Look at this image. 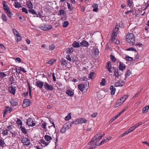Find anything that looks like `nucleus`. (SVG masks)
Segmentation results:
<instances>
[{"label":"nucleus","instance_id":"obj_35","mask_svg":"<svg viewBox=\"0 0 149 149\" xmlns=\"http://www.w3.org/2000/svg\"><path fill=\"white\" fill-rule=\"evenodd\" d=\"M95 73L94 72H90L89 75V78L92 79Z\"/></svg>","mask_w":149,"mask_h":149},{"label":"nucleus","instance_id":"obj_60","mask_svg":"<svg viewBox=\"0 0 149 149\" xmlns=\"http://www.w3.org/2000/svg\"><path fill=\"white\" fill-rule=\"evenodd\" d=\"M40 141V142L44 144L45 145V146H47L48 144V143H47V142L43 140H41Z\"/></svg>","mask_w":149,"mask_h":149},{"label":"nucleus","instance_id":"obj_10","mask_svg":"<svg viewBox=\"0 0 149 149\" xmlns=\"http://www.w3.org/2000/svg\"><path fill=\"white\" fill-rule=\"evenodd\" d=\"M118 27H117L116 26L115 29L113 31V33L112 35V39H115L116 36L118 34Z\"/></svg>","mask_w":149,"mask_h":149},{"label":"nucleus","instance_id":"obj_55","mask_svg":"<svg viewBox=\"0 0 149 149\" xmlns=\"http://www.w3.org/2000/svg\"><path fill=\"white\" fill-rule=\"evenodd\" d=\"M55 46L54 45H50L49 47V49L51 50H53L55 48Z\"/></svg>","mask_w":149,"mask_h":149},{"label":"nucleus","instance_id":"obj_27","mask_svg":"<svg viewBox=\"0 0 149 149\" xmlns=\"http://www.w3.org/2000/svg\"><path fill=\"white\" fill-rule=\"evenodd\" d=\"M6 109L4 110L3 116H4L6 114L7 111H9L10 112L11 111V110L10 108H9V107L6 106Z\"/></svg>","mask_w":149,"mask_h":149},{"label":"nucleus","instance_id":"obj_31","mask_svg":"<svg viewBox=\"0 0 149 149\" xmlns=\"http://www.w3.org/2000/svg\"><path fill=\"white\" fill-rule=\"evenodd\" d=\"M9 132L8 130L5 129L2 132V134L4 136L7 135Z\"/></svg>","mask_w":149,"mask_h":149},{"label":"nucleus","instance_id":"obj_11","mask_svg":"<svg viewBox=\"0 0 149 149\" xmlns=\"http://www.w3.org/2000/svg\"><path fill=\"white\" fill-rule=\"evenodd\" d=\"M80 45L82 47H87L89 46V43L86 40H83L80 42Z\"/></svg>","mask_w":149,"mask_h":149},{"label":"nucleus","instance_id":"obj_44","mask_svg":"<svg viewBox=\"0 0 149 149\" xmlns=\"http://www.w3.org/2000/svg\"><path fill=\"white\" fill-rule=\"evenodd\" d=\"M69 24V23L68 21H65L63 24V26L64 27H66Z\"/></svg>","mask_w":149,"mask_h":149},{"label":"nucleus","instance_id":"obj_34","mask_svg":"<svg viewBox=\"0 0 149 149\" xmlns=\"http://www.w3.org/2000/svg\"><path fill=\"white\" fill-rule=\"evenodd\" d=\"M28 11L29 12L31 13L33 15H38L36 12L33 9H32V8L29 9Z\"/></svg>","mask_w":149,"mask_h":149},{"label":"nucleus","instance_id":"obj_63","mask_svg":"<svg viewBox=\"0 0 149 149\" xmlns=\"http://www.w3.org/2000/svg\"><path fill=\"white\" fill-rule=\"evenodd\" d=\"M21 58L19 57H17L15 59V61L16 62L18 61L19 63L21 62Z\"/></svg>","mask_w":149,"mask_h":149},{"label":"nucleus","instance_id":"obj_28","mask_svg":"<svg viewBox=\"0 0 149 149\" xmlns=\"http://www.w3.org/2000/svg\"><path fill=\"white\" fill-rule=\"evenodd\" d=\"M149 108L148 106H146L143 109L142 112L143 113H145L147 112Z\"/></svg>","mask_w":149,"mask_h":149},{"label":"nucleus","instance_id":"obj_47","mask_svg":"<svg viewBox=\"0 0 149 149\" xmlns=\"http://www.w3.org/2000/svg\"><path fill=\"white\" fill-rule=\"evenodd\" d=\"M135 129V127L134 125L133 126L130 128L128 130L130 133L133 131Z\"/></svg>","mask_w":149,"mask_h":149},{"label":"nucleus","instance_id":"obj_9","mask_svg":"<svg viewBox=\"0 0 149 149\" xmlns=\"http://www.w3.org/2000/svg\"><path fill=\"white\" fill-rule=\"evenodd\" d=\"M30 102L29 100L25 99L24 100L22 106L24 107H26L30 105Z\"/></svg>","mask_w":149,"mask_h":149},{"label":"nucleus","instance_id":"obj_36","mask_svg":"<svg viewBox=\"0 0 149 149\" xmlns=\"http://www.w3.org/2000/svg\"><path fill=\"white\" fill-rule=\"evenodd\" d=\"M2 19L5 22H6L7 20V17L4 14H3L2 16Z\"/></svg>","mask_w":149,"mask_h":149},{"label":"nucleus","instance_id":"obj_18","mask_svg":"<svg viewBox=\"0 0 149 149\" xmlns=\"http://www.w3.org/2000/svg\"><path fill=\"white\" fill-rule=\"evenodd\" d=\"M26 5L27 7L30 9L33 8V4L31 1H29L26 2Z\"/></svg>","mask_w":149,"mask_h":149},{"label":"nucleus","instance_id":"obj_50","mask_svg":"<svg viewBox=\"0 0 149 149\" xmlns=\"http://www.w3.org/2000/svg\"><path fill=\"white\" fill-rule=\"evenodd\" d=\"M47 125V123L45 122L42 123L41 126L42 128L45 129H46V126Z\"/></svg>","mask_w":149,"mask_h":149},{"label":"nucleus","instance_id":"obj_42","mask_svg":"<svg viewBox=\"0 0 149 149\" xmlns=\"http://www.w3.org/2000/svg\"><path fill=\"white\" fill-rule=\"evenodd\" d=\"M16 123L18 125H19L20 126H20H22V122L21 120L20 119H17V121L16 122Z\"/></svg>","mask_w":149,"mask_h":149},{"label":"nucleus","instance_id":"obj_16","mask_svg":"<svg viewBox=\"0 0 149 149\" xmlns=\"http://www.w3.org/2000/svg\"><path fill=\"white\" fill-rule=\"evenodd\" d=\"M119 69L120 70H123L125 69V65L123 63L120 62L119 66Z\"/></svg>","mask_w":149,"mask_h":149},{"label":"nucleus","instance_id":"obj_51","mask_svg":"<svg viewBox=\"0 0 149 149\" xmlns=\"http://www.w3.org/2000/svg\"><path fill=\"white\" fill-rule=\"evenodd\" d=\"M127 51H134L135 52H136V50L133 47L129 48L127 49L126 50Z\"/></svg>","mask_w":149,"mask_h":149},{"label":"nucleus","instance_id":"obj_56","mask_svg":"<svg viewBox=\"0 0 149 149\" xmlns=\"http://www.w3.org/2000/svg\"><path fill=\"white\" fill-rule=\"evenodd\" d=\"M22 11L23 12L25 13L26 14H27L28 13V11L27 9L23 7L22 9Z\"/></svg>","mask_w":149,"mask_h":149},{"label":"nucleus","instance_id":"obj_37","mask_svg":"<svg viewBox=\"0 0 149 149\" xmlns=\"http://www.w3.org/2000/svg\"><path fill=\"white\" fill-rule=\"evenodd\" d=\"M105 83L106 79L104 78H103L100 83V85L103 86H104L105 85Z\"/></svg>","mask_w":149,"mask_h":149},{"label":"nucleus","instance_id":"obj_43","mask_svg":"<svg viewBox=\"0 0 149 149\" xmlns=\"http://www.w3.org/2000/svg\"><path fill=\"white\" fill-rule=\"evenodd\" d=\"M114 86L116 87L121 86V84L120 81H119L116 82L114 84Z\"/></svg>","mask_w":149,"mask_h":149},{"label":"nucleus","instance_id":"obj_46","mask_svg":"<svg viewBox=\"0 0 149 149\" xmlns=\"http://www.w3.org/2000/svg\"><path fill=\"white\" fill-rule=\"evenodd\" d=\"M110 58L111 60L113 62H115L116 59L114 56L112 55H110Z\"/></svg>","mask_w":149,"mask_h":149},{"label":"nucleus","instance_id":"obj_39","mask_svg":"<svg viewBox=\"0 0 149 149\" xmlns=\"http://www.w3.org/2000/svg\"><path fill=\"white\" fill-rule=\"evenodd\" d=\"M61 62L62 65H66L67 63L65 59L63 58L62 59L61 61Z\"/></svg>","mask_w":149,"mask_h":149},{"label":"nucleus","instance_id":"obj_54","mask_svg":"<svg viewBox=\"0 0 149 149\" xmlns=\"http://www.w3.org/2000/svg\"><path fill=\"white\" fill-rule=\"evenodd\" d=\"M96 145L97 144L96 143L90 146L88 149H93V148H95Z\"/></svg>","mask_w":149,"mask_h":149},{"label":"nucleus","instance_id":"obj_4","mask_svg":"<svg viewBox=\"0 0 149 149\" xmlns=\"http://www.w3.org/2000/svg\"><path fill=\"white\" fill-rule=\"evenodd\" d=\"M79 89L82 92H83L85 91H86L88 88L86 83L85 84H79L78 86Z\"/></svg>","mask_w":149,"mask_h":149},{"label":"nucleus","instance_id":"obj_3","mask_svg":"<svg viewBox=\"0 0 149 149\" xmlns=\"http://www.w3.org/2000/svg\"><path fill=\"white\" fill-rule=\"evenodd\" d=\"M39 28L41 30L44 31H48L51 29L52 28V26L51 25L44 24L40 25Z\"/></svg>","mask_w":149,"mask_h":149},{"label":"nucleus","instance_id":"obj_24","mask_svg":"<svg viewBox=\"0 0 149 149\" xmlns=\"http://www.w3.org/2000/svg\"><path fill=\"white\" fill-rule=\"evenodd\" d=\"M10 102L11 105L13 106H15L17 104V102L13 100H11Z\"/></svg>","mask_w":149,"mask_h":149},{"label":"nucleus","instance_id":"obj_5","mask_svg":"<svg viewBox=\"0 0 149 149\" xmlns=\"http://www.w3.org/2000/svg\"><path fill=\"white\" fill-rule=\"evenodd\" d=\"M44 88L47 91H52L54 90V88L52 85L49 84L45 82L44 84Z\"/></svg>","mask_w":149,"mask_h":149},{"label":"nucleus","instance_id":"obj_52","mask_svg":"<svg viewBox=\"0 0 149 149\" xmlns=\"http://www.w3.org/2000/svg\"><path fill=\"white\" fill-rule=\"evenodd\" d=\"M142 122H139V123L136 124L134 125V126L136 128L138 127L139 126L141 125L142 124Z\"/></svg>","mask_w":149,"mask_h":149},{"label":"nucleus","instance_id":"obj_23","mask_svg":"<svg viewBox=\"0 0 149 149\" xmlns=\"http://www.w3.org/2000/svg\"><path fill=\"white\" fill-rule=\"evenodd\" d=\"M66 52L68 54H71L73 52V48L72 47L67 48L66 50Z\"/></svg>","mask_w":149,"mask_h":149},{"label":"nucleus","instance_id":"obj_20","mask_svg":"<svg viewBox=\"0 0 149 149\" xmlns=\"http://www.w3.org/2000/svg\"><path fill=\"white\" fill-rule=\"evenodd\" d=\"M110 89L111 91V93L112 95H113L115 94L116 88L114 86H110Z\"/></svg>","mask_w":149,"mask_h":149},{"label":"nucleus","instance_id":"obj_38","mask_svg":"<svg viewBox=\"0 0 149 149\" xmlns=\"http://www.w3.org/2000/svg\"><path fill=\"white\" fill-rule=\"evenodd\" d=\"M20 48L22 50H26L27 49V47L26 45H22L20 47Z\"/></svg>","mask_w":149,"mask_h":149},{"label":"nucleus","instance_id":"obj_22","mask_svg":"<svg viewBox=\"0 0 149 149\" xmlns=\"http://www.w3.org/2000/svg\"><path fill=\"white\" fill-rule=\"evenodd\" d=\"M73 47L75 48H78L79 47L80 44L77 42L76 41H75L72 44Z\"/></svg>","mask_w":149,"mask_h":149},{"label":"nucleus","instance_id":"obj_25","mask_svg":"<svg viewBox=\"0 0 149 149\" xmlns=\"http://www.w3.org/2000/svg\"><path fill=\"white\" fill-rule=\"evenodd\" d=\"M16 36L15 39L16 41L17 42L20 41L22 40V38L21 36L20 35V34H18Z\"/></svg>","mask_w":149,"mask_h":149},{"label":"nucleus","instance_id":"obj_64","mask_svg":"<svg viewBox=\"0 0 149 149\" xmlns=\"http://www.w3.org/2000/svg\"><path fill=\"white\" fill-rule=\"evenodd\" d=\"M66 58L68 61H71V58L69 55H67L66 56Z\"/></svg>","mask_w":149,"mask_h":149},{"label":"nucleus","instance_id":"obj_21","mask_svg":"<svg viewBox=\"0 0 149 149\" xmlns=\"http://www.w3.org/2000/svg\"><path fill=\"white\" fill-rule=\"evenodd\" d=\"M92 7L93 9V11L95 12H97L98 11V6L97 4L96 3H94L92 6Z\"/></svg>","mask_w":149,"mask_h":149},{"label":"nucleus","instance_id":"obj_49","mask_svg":"<svg viewBox=\"0 0 149 149\" xmlns=\"http://www.w3.org/2000/svg\"><path fill=\"white\" fill-rule=\"evenodd\" d=\"M73 123L76 125L80 124V121L79 119L77 120H75L73 121Z\"/></svg>","mask_w":149,"mask_h":149},{"label":"nucleus","instance_id":"obj_13","mask_svg":"<svg viewBox=\"0 0 149 149\" xmlns=\"http://www.w3.org/2000/svg\"><path fill=\"white\" fill-rule=\"evenodd\" d=\"M113 69L114 70V75L116 77L118 78L120 75L118 72L119 70L118 68H114V67H113Z\"/></svg>","mask_w":149,"mask_h":149},{"label":"nucleus","instance_id":"obj_57","mask_svg":"<svg viewBox=\"0 0 149 149\" xmlns=\"http://www.w3.org/2000/svg\"><path fill=\"white\" fill-rule=\"evenodd\" d=\"M145 8L143 9V10H145L149 7V3L147 2L146 3H145Z\"/></svg>","mask_w":149,"mask_h":149},{"label":"nucleus","instance_id":"obj_62","mask_svg":"<svg viewBox=\"0 0 149 149\" xmlns=\"http://www.w3.org/2000/svg\"><path fill=\"white\" fill-rule=\"evenodd\" d=\"M13 31L14 34L15 36H16L17 35V34H19V33H18L17 31H16L15 29H13Z\"/></svg>","mask_w":149,"mask_h":149},{"label":"nucleus","instance_id":"obj_48","mask_svg":"<svg viewBox=\"0 0 149 149\" xmlns=\"http://www.w3.org/2000/svg\"><path fill=\"white\" fill-rule=\"evenodd\" d=\"M5 143L3 140L1 139H0V145L2 147H3Z\"/></svg>","mask_w":149,"mask_h":149},{"label":"nucleus","instance_id":"obj_8","mask_svg":"<svg viewBox=\"0 0 149 149\" xmlns=\"http://www.w3.org/2000/svg\"><path fill=\"white\" fill-rule=\"evenodd\" d=\"M27 124L29 126L33 127L36 125V123L33 122V119L31 118H29L27 120Z\"/></svg>","mask_w":149,"mask_h":149},{"label":"nucleus","instance_id":"obj_2","mask_svg":"<svg viewBox=\"0 0 149 149\" xmlns=\"http://www.w3.org/2000/svg\"><path fill=\"white\" fill-rule=\"evenodd\" d=\"M3 5L5 12L7 14L9 18H11L12 14L10 10L9 7L6 5V1H3Z\"/></svg>","mask_w":149,"mask_h":149},{"label":"nucleus","instance_id":"obj_12","mask_svg":"<svg viewBox=\"0 0 149 149\" xmlns=\"http://www.w3.org/2000/svg\"><path fill=\"white\" fill-rule=\"evenodd\" d=\"M107 68L108 71L110 73H112V71L111 70L112 67L111 63L110 61H108L107 64Z\"/></svg>","mask_w":149,"mask_h":149},{"label":"nucleus","instance_id":"obj_19","mask_svg":"<svg viewBox=\"0 0 149 149\" xmlns=\"http://www.w3.org/2000/svg\"><path fill=\"white\" fill-rule=\"evenodd\" d=\"M123 103V102L121 101V100L119 99L117 101L116 103L114 106V107L116 108L118 107L121 105Z\"/></svg>","mask_w":149,"mask_h":149},{"label":"nucleus","instance_id":"obj_59","mask_svg":"<svg viewBox=\"0 0 149 149\" xmlns=\"http://www.w3.org/2000/svg\"><path fill=\"white\" fill-rule=\"evenodd\" d=\"M126 59L127 60L130 61H131L133 60V58L132 57H130L129 56H127L126 57Z\"/></svg>","mask_w":149,"mask_h":149},{"label":"nucleus","instance_id":"obj_33","mask_svg":"<svg viewBox=\"0 0 149 149\" xmlns=\"http://www.w3.org/2000/svg\"><path fill=\"white\" fill-rule=\"evenodd\" d=\"M14 6L16 8H19L21 7V5L20 3L17 2H15L14 3Z\"/></svg>","mask_w":149,"mask_h":149},{"label":"nucleus","instance_id":"obj_26","mask_svg":"<svg viewBox=\"0 0 149 149\" xmlns=\"http://www.w3.org/2000/svg\"><path fill=\"white\" fill-rule=\"evenodd\" d=\"M128 97V95H126L123 96L122 98H120V99L123 103Z\"/></svg>","mask_w":149,"mask_h":149},{"label":"nucleus","instance_id":"obj_58","mask_svg":"<svg viewBox=\"0 0 149 149\" xmlns=\"http://www.w3.org/2000/svg\"><path fill=\"white\" fill-rule=\"evenodd\" d=\"M55 60L52 59L50 60H49L48 61V62L47 63H49L50 64H52L54 62H55Z\"/></svg>","mask_w":149,"mask_h":149},{"label":"nucleus","instance_id":"obj_53","mask_svg":"<svg viewBox=\"0 0 149 149\" xmlns=\"http://www.w3.org/2000/svg\"><path fill=\"white\" fill-rule=\"evenodd\" d=\"M0 75L1 78H3L6 76V74L4 73L0 72Z\"/></svg>","mask_w":149,"mask_h":149},{"label":"nucleus","instance_id":"obj_45","mask_svg":"<svg viewBox=\"0 0 149 149\" xmlns=\"http://www.w3.org/2000/svg\"><path fill=\"white\" fill-rule=\"evenodd\" d=\"M131 74V72L130 70H127V71L126 72L125 74V77H127L128 76H129Z\"/></svg>","mask_w":149,"mask_h":149},{"label":"nucleus","instance_id":"obj_40","mask_svg":"<svg viewBox=\"0 0 149 149\" xmlns=\"http://www.w3.org/2000/svg\"><path fill=\"white\" fill-rule=\"evenodd\" d=\"M71 118V115L70 113H69L67 116L65 118V120H68Z\"/></svg>","mask_w":149,"mask_h":149},{"label":"nucleus","instance_id":"obj_6","mask_svg":"<svg viewBox=\"0 0 149 149\" xmlns=\"http://www.w3.org/2000/svg\"><path fill=\"white\" fill-rule=\"evenodd\" d=\"M21 141L24 145L29 146L30 144V140L26 137L23 138Z\"/></svg>","mask_w":149,"mask_h":149},{"label":"nucleus","instance_id":"obj_7","mask_svg":"<svg viewBox=\"0 0 149 149\" xmlns=\"http://www.w3.org/2000/svg\"><path fill=\"white\" fill-rule=\"evenodd\" d=\"M69 128L68 124L66 123L64 124L62 127L61 129L60 132L62 133H64Z\"/></svg>","mask_w":149,"mask_h":149},{"label":"nucleus","instance_id":"obj_1","mask_svg":"<svg viewBox=\"0 0 149 149\" xmlns=\"http://www.w3.org/2000/svg\"><path fill=\"white\" fill-rule=\"evenodd\" d=\"M126 40L130 45H134L135 42L134 35L132 33L127 34L126 36Z\"/></svg>","mask_w":149,"mask_h":149},{"label":"nucleus","instance_id":"obj_29","mask_svg":"<svg viewBox=\"0 0 149 149\" xmlns=\"http://www.w3.org/2000/svg\"><path fill=\"white\" fill-rule=\"evenodd\" d=\"M20 128L23 133L24 134H27V131L24 127L22 126H20Z\"/></svg>","mask_w":149,"mask_h":149},{"label":"nucleus","instance_id":"obj_15","mask_svg":"<svg viewBox=\"0 0 149 149\" xmlns=\"http://www.w3.org/2000/svg\"><path fill=\"white\" fill-rule=\"evenodd\" d=\"M9 92L11 94L14 95L15 92V88L11 86L9 87Z\"/></svg>","mask_w":149,"mask_h":149},{"label":"nucleus","instance_id":"obj_32","mask_svg":"<svg viewBox=\"0 0 149 149\" xmlns=\"http://www.w3.org/2000/svg\"><path fill=\"white\" fill-rule=\"evenodd\" d=\"M93 54L95 55H98L99 53V50L97 48L93 49Z\"/></svg>","mask_w":149,"mask_h":149},{"label":"nucleus","instance_id":"obj_61","mask_svg":"<svg viewBox=\"0 0 149 149\" xmlns=\"http://www.w3.org/2000/svg\"><path fill=\"white\" fill-rule=\"evenodd\" d=\"M107 140L105 139H103L102 141H101V143L100 144V145H101L102 144H104L105 143H106L107 142Z\"/></svg>","mask_w":149,"mask_h":149},{"label":"nucleus","instance_id":"obj_30","mask_svg":"<svg viewBox=\"0 0 149 149\" xmlns=\"http://www.w3.org/2000/svg\"><path fill=\"white\" fill-rule=\"evenodd\" d=\"M44 137L45 140L47 141H49L52 139L51 137L48 135H45Z\"/></svg>","mask_w":149,"mask_h":149},{"label":"nucleus","instance_id":"obj_14","mask_svg":"<svg viewBox=\"0 0 149 149\" xmlns=\"http://www.w3.org/2000/svg\"><path fill=\"white\" fill-rule=\"evenodd\" d=\"M44 83L43 81H39L36 82V85L37 87L41 88H42L43 85L44 86Z\"/></svg>","mask_w":149,"mask_h":149},{"label":"nucleus","instance_id":"obj_17","mask_svg":"<svg viewBox=\"0 0 149 149\" xmlns=\"http://www.w3.org/2000/svg\"><path fill=\"white\" fill-rule=\"evenodd\" d=\"M66 93L68 96H72L74 94V93L73 91L68 89L67 90Z\"/></svg>","mask_w":149,"mask_h":149},{"label":"nucleus","instance_id":"obj_41","mask_svg":"<svg viewBox=\"0 0 149 149\" xmlns=\"http://www.w3.org/2000/svg\"><path fill=\"white\" fill-rule=\"evenodd\" d=\"M79 119L80 123V124L85 123H86V120L84 118H81Z\"/></svg>","mask_w":149,"mask_h":149}]
</instances>
